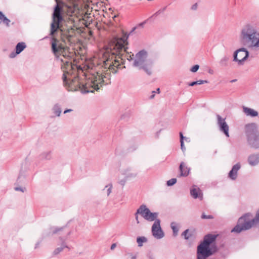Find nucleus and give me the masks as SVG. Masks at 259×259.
<instances>
[{
    "mask_svg": "<svg viewBox=\"0 0 259 259\" xmlns=\"http://www.w3.org/2000/svg\"><path fill=\"white\" fill-rule=\"evenodd\" d=\"M127 39L126 36L114 38L107 48L100 52L98 59L94 57L91 61V64L88 67L93 69L96 66H101L115 73L117 69L122 68L124 62L122 57L124 56L129 61L133 60V66L143 70L149 75L151 74L153 63L148 58L147 52L142 50L138 52L134 58L133 54L126 52Z\"/></svg>",
    "mask_w": 259,
    "mask_h": 259,
    "instance_id": "f257e3e1",
    "label": "nucleus"
},
{
    "mask_svg": "<svg viewBox=\"0 0 259 259\" xmlns=\"http://www.w3.org/2000/svg\"><path fill=\"white\" fill-rule=\"evenodd\" d=\"M239 37L240 43L249 50L259 51V29L255 23H247L243 25Z\"/></svg>",
    "mask_w": 259,
    "mask_h": 259,
    "instance_id": "f03ea898",
    "label": "nucleus"
},
{
    "mask_svg": "<svg viewBox=\"0 0 259 259\" xmlns=\"http://www.w3.org/2000/svg\"><path fill=\"white\" fill-rule=\"evenodd\" d=\"M73 37V31L71 30L67 32L64 31L62 33L61 36V40L58 39L56 38H52L51 39V49L52 51L55 56L58 57L62 56L64 58L68 57V49L65 46V44L66 42L72 43Z\"/></svg>",
    "mask_w": 259,
    "mask_h": 259,
    "instance_id": "7ed1b4c3",
    "label": "nucleus"
},
{
    "mask_svg": "<svg viewBox=\"0 0 259 259\" xmlns=\"http://www.w3.org/2000/svg\"><path fill=\"white\" fill-rule=\"evenodd\" d=\"M63 85L68 91H80L82 94L94 93L100 89L99 84H96L95 82H85L80 83V82H63Z\"/></svg>",
    "mask_w": 259,
    "mask_h": 259,
    "instance_id": "20e7f679",
    "label": "nucleus"
},
{
    "mask_svg": "<svg viewBox=\"0 0 259 259\" xmlns=\"http://www.w3.org/2000/svg\"><path fill=\"white\" fill-rule=\"evenodd\" d=\"M244 133L248 145L252 148L259 149V131L255 123H249L244 126Z\"/></svg>",
    "mask_w": 259,
    "mask_h": 259,
    "instance_id": "39448f33",
    "label": "nucleus"
},
{
    "mask_svg": "<svg viewBox=\"0 0 259 259\" xmlns=\"http://www.w3.org/2000/svg\"><path fill=\"white\" fill-rule=\"evenodd\" d=\"M250 213H246L239 219L238 223L232 230L231 232L240 233L242 231L247 230L252 227L257 225L254 218L251 219Z\"/></svg>",
    "mask_w": 259,
    "mask_h": 259,
    "instance_id": "423d86ee",
    "label": "nucleus"
},
{
    "mask_svg": "<svg viewBox=\"0 0 259 259\" xmlns=\"http://www.w3.org/2000/svg\"><path fill=\"white\" fill-rule=\"evenodd\" d=\"M217 236L215 235L208 234L204 237L202 241L197 247L196 253L201 254H207L208 253H213L210 248V245L215 241Z\"/></svg>",
    "mask_w": 259,
    "mask_h": 259,
    "instance_id": "0eeeda50",
    "label": "nucleus"
},
{
    "mask_svg": "<svg viewBox=\"0 0 259 259\" xmlns=\"http://www.w3.org/2000/svg\"><path fill=\"white\" fill-rule=\"evenodd\" d=\"M249 56V52L245 48L238 49L234 52L233 61L236 62L238 65H242Z\"/></svg>",
    "mask_w": 259,
    "mask_h": 259,
    "instance_id": "6e6552de",
    "label": "nucleus"
},
{
    "mask_svg": "<svg viewBox=\"0 0 259 259\" xmlns=\"http://www.w3.org/2000/svg\"><path fill=\"white\" fill-rule=\"evenodd\" d=\"M62 20L60 15V8L57 5L55 7L53 15V22L51 26V34L53 35L59 28V23Z\"/></svg>",
    "mask_w": 259,
    "mask_h": 259,
    "instance_id": "1a4fd4ad",
    "label": "nucleus"
},
{
    "mask_svg": "<svg viewBox=\"0 0 259 259\" xmlns=\"http://www.w3.org/2000/svg\"><path fill=\"white\" fill-rule=\"evenodd\" d=\"M151 232L153 237L157 239H160L164 236V233L160 226V220H156L154 222Z\"/></svg>",
    "mask_w": 259,
    "mask_h": 259,
    "instance_id": "9d476101",
    "label": "nucleus"
},
{
    "mask_svg": "<svg viewBox=\"0 0 259 259\" xmlns=\"http://www.w3.org/2000/svg\"><path fill=\"white\" fill-rule=\"evenodd\" d=\"M217 119V124L220 131L224 133L227 137H229V127L226 121V118L218 114Z\"/></svg>",
    "mask_w": 259,
    "mask_h": 259,
    "instance_id": "9b49d317",
    "label": "nucleus"
},
{
    "mask_svg": "<svg viewBox=\"0 0 259 259\" xmlns=\"http://www.w3.org/2000/svg\"><path fill=\"white\" fill-rule=\"evenodd\" d=\"M240 168L241 164L239 162L234 165L228 174V178L231 180H236L238 177V171Z\"/></svg>",
    "mask_w": 259,
    "mask_h": 259,
    "instance_id": "f8f14e48",
    "label": "nucleus"
},
{
    "mask_svg": "<svg viewBox=\"0 0 259 259\" xmlns=\"http://www.w3.org/2000/svg\"><path fill=\"white\" fill-rule=\"evenodd\" d=\"M120 172L124 176L125 178L135 177L137 175V172L130 167H123L120 169Z\"/></svg>",
    "mask_w": 259,
    "mask_h": 259,
    "instance_id": "ddd939ff",
    "label": "nucleus"
},
{
    "mask_svg": "<svg viewBox=\"0 0 259 259\" xmlns=\"http://www.w3.org/2000/svg\"><path fill=\"white\" fill-rule=\"evenodd\" d=\"M248 164L251 166H254L259 164V153H252L247 158Z\"/></svg>",
    "mask_w": 259,
    "mask_h": 259,
    "instance_id": "4468645a",
    "label": "nucleus"
},
{
    "mask_svg": "<svg viewBox=\"0 0 259 259\" xmlns=\"http://www.w3.org/2000/svg\"><path fill=\"white\" fill-rule=\"evenodd\" d=\"M190 194L194 199L198 198L200 200L203 199V194L201 190L196 186H193L191 189Z\"/></svg>",
    "mask_w": 259,
    "mask_h": 259,
    "instance_id": "2eb2a0df",
    "label": "nucleus"
},
{
    "mask_svg": "<svg viewBox=\"0 0 259 259\" xmlns=\"http://www.w3.org/2000/svg\"><path fill=\"white\" fill-rule=\"evenodd\" d=\"M149 209L144 204L141 205L137 209V213H139L144 219L147 217Z\"/></svg>",
    "mask_w": 259,
    "mask_h": 259,
    "instance_id": "dca6fc26",
    "label": "nucleus"
},
{
    "mask_svg": "<svg viewBox=\"0 0 259 259\" xmlns=\"http://www.w3.org/2000/svg\"><path fill=\"white\" fill-rule=\"evenodd\" d=\"M243 111L247 116L256 117L258 115V112L253 109L243 106L242 108Z\"/></svg>",
    "mask_w": 259,
    "mask_h": 259,
    "instance_id": "f3484780",
    "label": "nucleus"
},
{
    "mask_svg": "<svg viewBox=\"0 0 259 259\" xmlns=\"http://www.w3.org/2000/svg\"><path fill=\"white\" fill-rule=\"evenodd\" d=\"M190 169L187 167L186 163L182 162L180 165L181 176L186 177L189 175Z\"/></svg>",
    "mask_w": 259,
    "mask_h": 259,
    "instance_id": "a211bd4d",
    "label": "nucleus"
},
{
    "mask_svg": "<svg viewBox=\"0 0 259 259\" xmlns=\"http://www.w3.org/2000/svg\"><path fill=\"white\" fill-rule=\"evenodd\" d=\"M180 227V224L176 222H172L170 223V228L172 229V235L174 237H176L178 235Z\"/></svg>",
    "mask_w": 259,
    "mask_h": 259,
    "instance_id": "6ab92c4d",
    "label": "nucleus"
},
{
    "mask_svg": "<svg viewBox=\"0 0 259 259\" xmlns=\"http://www.w3.org/2000/svg\"><path fill=\"white\" fill-rule=\"evenodd\" d=\"M52 112L55 116L59 117L62 112L61 106L58 104H55L52 108Z\"/></svg>",
    "mask_w": 259,
    "mask_h": 259,
    "instance_id": "aec40b11",
    "label": "nucleus"
},
{
    "mask_svg": "<svg viewBox=\"0 0 259 259\" xmlns=\"http://www.w3.org/2000/svg\"><path fill=\"white\" fill-rule=\"evenodd\" d=\"M158 213L157 212H152L149 210L148 214H147V217L145 219L146 220L149 222L155 221L156 220H159L157 219Z\"/></svg>",
    "mask_w": 259,
    "mask_h": 259,
    "instance_id": "412c9836",
    "label": "nucleus"
},
{
    "mask_svg": "<svg viewBox=\"0 0 259 259\" xmlns=\"http://www.w3.org/2000/svg\"><path fill=\"white\" fill-rule=\"evenodd\" d=\"M0 20L7 26H10V20L1 11H0Z\"/></svg>",
    "mask_w": 259,
    "mask_h": 259,
    "instance_id": "4be33fe9",
    "label": "nucleus"
},
{
    "mask_svg": "<svg viewBox=\"0 0 259 259\" xmlns=\"http://www.w3.org/2000/svg\"><path fill=\"white\" fill-rule=\"evenodd\" d=\"M66 247H67V246L66 245V244L64 243V242H63L61 245V246L60 247H58L57 248H56L54 250V251L53 252V254L54 255H56L57 254H58L59 253H60L61 251H63V249L66 248Z\"/></svg>",
    "mask_w": 259,
    "mask_h": 259,
    "instance_id": "5701e85b",
    "label": "nucleus"
},
{
    "mask_svg": "<svg viewBox=\"0 0 259 259\" xmlns=\"http://www.w3.org/2000/svg\"><path fill=\"white\" fill-rule=\"evenodd\" d=\"M26 45L24 42L17 43V55L23 51L26 48Z\"/></svg>",
    "mask_w": 259,
    "mask_h": 259,
    "instance_id": "b1692460",
    "label": "nucleus"
},
{
    "mask_svg": "<svg viewBox=\"0 0 259 259\" xmlns=\"http://www.w3.org/2000/svg\"><path fill=\"white\" fill-rule=\"evenodd\" d=\"M147 241V238L144 236L139 237L137 238V242L139 247H142L143 245V243L146 242Z\"/></svg>",
    "mask_w": 259,
    "mask_h": 259,
    "instance_id": "393cba45",
    "label": "nucleus"
},
{
    "mask_svg": "<svg viewBox=\"0 0 259 259\" xmlns=\"http://www.w3.org/2000/svg\"><path fill=\"white\" fill-rule=\"evenodd\" d=\"M180 142H181V148L183 151H184L186 150V148L184 146V139L187 140V138L184 137L183 135V134L182 133H180Z\"/></svg>",
    "mask_w": 259,
    "mask_h": 259,
    "instance_id": "a878e982",
    "label": "nucleus"
},
{
    "mask_svg": "<svg viewBox=\"0 0 259 259\" xmlns=\"http://www.w3.org/2000/svg\"><path fill=\"white\" fill-rule=\"evenodd\" d=\"M229 60V58L227 57H224L222 58L220 61V64L221 66H226L227 65V62Z\"/></svg>",
    "mask_w": 259,
    "mask_h": 259,
    "instance_id": "bb28decb",
    "label": "nucleus"
},
{
    "mask_svg": "<svg viewBox=\"0 0 259 259\" xmlns=\"http://www.w3.org/2000/svg\"><path fill=\"white\" fill-rule=\"evenodd\" d=\"M62 229V228H58V227H52L50 229V234H54L58 233V232L60 231Z\"/></svg>",
    "mask_w": 259,
    "mask_h": 259,
    "instance_id": "cd10ccee",
    "label": "nucleus"
},
{
    "mask_svg": "<svg viewBox=\"0 0 259 259\" xmlns=\"http://www.w3.org/2000/svg\"><path fill=\"white\" fill-rule=\"evenodd\" d=\"M107 189V191H106L107 195L109 196L112 192V185L111 184H109L105 186L104 189Z\"/></svg>",
    "mask_w": 259,
    "mask_h": 259,
    "instance_id": "c85d7f7f",
    "label": "nucleus"
},
{
    "mask_svg": "<svg viewBox=\"0 0 259 259\" xmlns=\"http://www.w3.org/2000/svg\"><path fill=\"white\" fill-rule=\"evenodd\" d=\"M176 183L177 179L172 178L167 181L166 185L167 186H172L174 185H175Z\"/></svg>",
    "mask_w": 259,
    "mask_h": 259,
    "instance_id": "c756f323",
    "label": "nucleus"
},
{
    "mask_svg": "<svg viewBox=\"0 0 259 259\" xmlns=\"http://www.w3.org/2000/svg\"><path fill=\"white\" fill-rule=\"evenodd\" d=\"M189 231V229L185 230L182 234V236H184L186 240H188L191 236V235L188 234Z\"/></svg>",
    "mask_w": 259,
    "mask_h": 259,
    "instance_id": "7c9ffc66",
    "label": "nucleus"
},
{
    "mask_svg": "<svg viewBox=\"0 0 259 259\" xmlns=\"http://www.w3.org/2000/svg\"><path fill=\"white\" fill-rule=\"evenodd\" d=\"M199 65L196 64V65H194L193 66H192L190 68V70L192 72L194 73V72H197L198 71V70L199 69Z\"/></svg>",
    "mask_w": 259,
    "mask_h": 259,
    "instance_id": "2f4dec72",
    "label": "nucleus"
},
{
    "mask_svg": "<svg viewBox=\"0 0 259 259\" xmlns=\"http://www.w3.org/2000/svg\"><path fill=\"white\" fill-rule=\"evenodd\" d=\"M257 225H259V209L257 210L256 213L255 218H254Z\"/></svg>",
    "mask_w": 259,
    "mask_h": 259,
    "instance_id": "473e14b6",
    "label": "nucleus"
},
{
    "mask_svg": "<svg viewBox=\"0 0 259 259\" xmlns=\"http://www.w3.org/2000/svg\"><path fill=\"white\" fill-rule=\"evenodd\" d=\"M201 218L202 219H211L213 218V217L211 215H207L203 213L201 215Z\"/></svg>",
    "mask_w": 259,
    "mask_h": 259,
    "instance_id": "72a5a7b5",
    "label": "nucleus"
},
{
    "mask_svg": "<svg viewBox=\"0 0 259 259\" xmlns=\"http://www.w3.org/2000/svg\"><path fill=\"white\" fill-rule=\"evenodd\" d=\"M204 82H191L188 85L189 86H194L196 84H201L202 83H203Z\"/></svg>",
    "mask_w": 259,
    "mask_h": 259,
    "instance_id": "f704fd0d",
    "label": "nucleus"
},
{
    "mask_svg": "<svg viewBox=\"0 0 259 259\" xmlns=\"http://www.w3.org/2000/svg\"><path fill=\"white\" fill-rule=\"evenodd\" d=\"M26 190V189L24 187H17V191H20L21 192H24Z\"/></svg>",
    "mask_w": 259,
    "mask_h": 259,
    "instance_id": "c9c22d12",
    "label": "nucleus"
},
{
    "mask_svg": "<svg viewBox=\"0 0 259 259\" xmlns=\"http://www.w3.org/2000/svg\"><path fill=\"white\" fill-rule=\"evenodd\" d=\"M104 82H95L96 84H99V87H100V89H98L97 91L99 90L103 85H105L104 83ZM105 85H107V83H105Z\"/></svg>",
    "mask_w": 259,
    "mask_h": 259,
    "instance_id": "e433bc0d",
    "label": "nucleus"
},
{
    "mask_svg": "<svg viewBox=\"0 0 259 259\" xmlns=\"http://www.w3.org/2000/svg\"><path fill=\"white\" fill-rule=\"evenodd\" d=\"M127 178H124V179H122V180H121L120 181H119V183L122 185V186H124L125 184V182H126V179Z\"/></svg>",
    "mask_w": 259,
    "mask_h": 259,
    "instance_id": "4c0bfd02",
    "label": "nucleus"
},
{
    "mask_svg": "<svg viewBox=\"0 0 259 259\" xmlns=\"http://www.w3.org/2000/svg\"><path fill=\"white\" fill-rule=\"evenodd\" d=\"M138 214H139V213H137V211L136 212L135 214V219L136 220V222H137V224H139L140 223V222H139V220Z\"/></svg>",
    "mask_w": 259,
    "mask_h": 259,
    "instance_id": "58836bf2",
    "label": "nucleus"
},
{
    "mask_svg": "<svg viewBox=\"0 0 259 259\" xmlns=\"http://www.w3.org/2000/svg\"><path fill=\"white\" fill-rule=\"evenodd\" d=\"M148 259H155V256L153 254L149 253L148 254Z\"/></svg>",
    "mask_w": 259,
    "mask_h": 259,
    "instance_id": "ea45409f",
    "label": "nucleus"
},
{
    "mask_svg": "<svg viewBox=\"0 0 259 259\" xmlns=\"http://www.w3.org/2000/svg\"><path fill=\"white\" fill-rule=\"evenodd\" d=\"M16 55V53L13 52L10 55V57L11 58H13L15 57Z\"/></svg>",
    "mask_w": 259,
    "mask_h": 259,
    "instance_id": "a19ab883",
    "label": "nucleus"
},
{
    "mask_svg": "<svg viewBox=\"0 0 259 259\" xmlns=\"http://www.w3.org/2000/svg\"><path fill=\"white\" fill-rule=\"evenodd\" d=\"M73 111L72 109H66L64 111V114H66L67 113H69V112H71Z\"/></svg>",
    "mask_w": 259,
    "mask_h": 259,
    "instance_id": "79ce46f5",
    "label": "nucleus"
},
{
    "mask_svg": "<svg viewBox=\"0 0 259 259\" xmlns=\"http://www.w3.org/2000/svg\"><path fill=\"white\" fill-rule=\"evenodd\" d=\"M116 247V243H113L111 247H110V249L111 250H113L114 249V248Z\"/></svg>",
    "mask_w": 259,
    "mask_h": 259,
    "instance_id": "37998d69",
    "label": "nucleus"
},
{
    "mask_svg": "<svg viewBox=\"0 0 259 259\" xmlns=\"http://www.w3.org/2000/svg\"><path fill=\"white\" fill-rule=\"evenodd\" d=\"M152 95H151V96H150V99H153V98H154V96H155V94L156 93V92H155V91H152Z\"/></svg>",
    "mask_w": 259,
    "mask_h": 259,
    "instance_id": "c03bdc74",
    "label": "nucleus"
},
{
    "mask_svg": "<svg viewBox=\"0 0 259 259\" xmlns=\"http://www.w3.org/2000/svg\"><path fill=\"white\" fill-rule=\"evenodd\" d=\"M39 242H37V243H36L35 245V248H37L38 246H39Z\"/></svg>",
    "mask_w": 259,
    "mask_h": 259,
    "instance_id": "a18cd8bd",
    "label": "nucleus"
},
{
    "mask_svg": "<svg viewBox=\"0 0 259 259\" xmlns=\"http://www.w3.org/2000/svg\"><path fill=\"white\" fill-rule=\"evenodd\" d=\"M156 93L159 94L160 93V89L159 88H157V90H156V91H155Z\"/></svg>",
    "mask_w": 259,
    "mask_h": 259,
    "instance_id": "49530a36",
    "label": "nucleus"
},
{
    "mask_svg": "<svg viewBox=\"0 0 259 259\" xmlns=\"http://www.w3.org/2000/svg\"><path fill=\"white\" fill-rule=\"evenodd\" d=\"M196 7H197V6H196V5H195L193 6V7H192V8L193 9H196Z\"/></svg>",
    "mask_w": 259,
    "mask_h": 259,
    "instance_id": "de8ad7c7",
    "label": "nucleus"
},
{
    "mask_svg": "<svg viewBox=\"0 0 259 259\" xmlns=\"http://www.w3.org/2000/svg\"><path fill=\"white\" fill-rule=\"evenodd\" d=\"M160 133V130L156 133V137H158L159 134Z\"/></svg>",
    "mask_w": 259,
    "mask_h": 259,
    "instance_id": "09e8293b",
    "label": "nucleus"
},
{
    "mask_svg": "<svg viewBox=\"0 0 259 259\" xmlns=\"http://www.w3.org/2000/svg\"><path fill=\"white\" fill-rule=\"evenodd\" d=\"M131 259H136V257L135 256H133Z\"/></svg>",
    "mask_w": 259,
    "mask_h": 259,
    "instance_id": "8fccbe9b",
    "label": "nucleus"
},
{
    "mask_svg": "<svg viewBox=\"0 0 259 259\" xmlns=\"http://www.w3.org/2000/svg\"><path fill=\"white\" fill-rule=\"evenodd\" d=\"M232 81H236V79H234V80H232Z\"/></svg>",
    "mask_w": 259,
    "mask_h": 259,
    "instance_id": "3c124183",
    "label": "nucleus"
}]
</instances>
